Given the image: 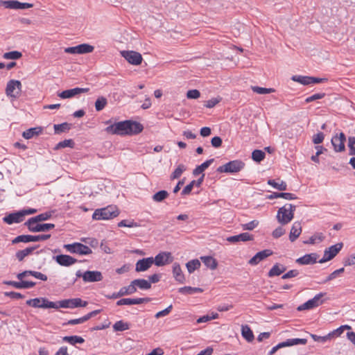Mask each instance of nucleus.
Instances as JSON below:
<instances>
[{
    "label": "nucleus",
    "instance_id": "23",
    "mask_svg": "<svg viewBox=\"0 0 355 355\" xmlns=\"http://www.w3.org/2000/svg\"><path fill=\"white\" fill-rule=\"evenodd\" d=\"M55 261L62 266H70L77 261L72 257L67 254H60L54 257Z\"/></svg>",
    "mask_w": 355,
    "mask_h": 355
},
{
    "label": "nucleus",
    "instance_id": "45",
    "mask_svg": "<svg viewBox=\"0 0 355 355\" xmlns=\"http://www.w3.org/2000/svg\"><path fill=\"white\" fill-rule=\"evenodd\" d=\"M107 104V100L104 96H99L95 102V109L99 112L103 110Z\"/></svg>",
    "mask_w": 355,
    "mask_h": 355
},
{
    "label": "nucleus",
    "instance_id": "36",
    "mask_svg": "<svg viewBox=\"0 0 355 355\" xmlns=\"http://www.w3.org/2000/svg\"><path fill=\"white\" fill-rule=\"evenodd\" d=\"M203 290L201 288L184 286L179 288V293L187 295H193L196 293H202Z\"/></svg>",
    "mask_w": 355,
    "mask_h": 355
},
{
    "label": "nucleus",
    "instance_id": "60",
    "mask_svg": "<svg viewBox=\"0 0 355 355\" xmlns=\"http://www.w3.org/2000/svg\"><path fill=\"white\" fill-rule=\"evenodd\" d=\"M324 96H325L324 93L314 94L311 95V96L307 97L305 99V102L306 103H311L312 101H316V100H318V99H322V98L324 97Z\"/></svg>",
    "mask_w": 355,
    "mask_h": 355
},
{
    "label": "nucleus",
    "instance_id": "12",
    "mask_svg": "<svg viewBox=\"0 0 355 355\" xmlns=\"http://www.w3.org/2000/svg\"><path fill=\"white\" fill-rule=\"evenodd\" d=\"M307 343V340L305 338H292L288 339L284 342L280 343L276 346L273 347L272 349L270 351L269 354H274L278 349L285 347H290L293 345H306Z\"/></svg>",
    "mask_w": 355,
    "mask_h": 355
},
{
    "label": "nucleus",
    "instance_id": "24",
    "mask_svg": "<svg viewBox=\"0 0 355 355\" xmlns=\"http://www.w3.org/2000/svg\"><path fill=\"white\" fill-rule=\"evenodd\" d=\"M302 231V224L299 221H295L293 223L290 234L289 240L294 242L301 234Z\"/></svg>",
    "mask_w": 355,
    "mask_h": 355
},
{
    "label": "nucleus",
    "instance_id": "61",
    "mask_svg": "<svg viewBox=\"0 0 355 355\" xmlns=\"http://www.w3.org/2000/svg\"><path fill=\"white\" fill-rule=\"evenodd\" d=\"M282 226L277 227L272 233L274 238L277 239L284 235L286 232L285 229Z\"/></svg>",
    "mask_w": 355,
    "mask_h": 355
},
{
    "label": "nucleus",
    "instance_id": "33",
    "mask_svg": "<svg viewBox=\"0 0 355 355\" xmlns=\"http://www.w3.org/2000/svg\"><path fill=\"white\" fill-rule=\"evenodd\" d=\"M278 198H282L286 200H295L297 198L296 196L291 193H273L268 196L269 199H275Z\"/></svg>",
    "mask_w": 355,
    "mask_h": 355
},
{
    "label": "nucleus",
    "instance_id": "27",
    "mask_svg": "<svg viewBox=\"0 0 355 355\" xmlns=\"http://www.w3.org/2000/svg\"><path fill=\"white\" fill-rule=\"evenodd\" d=\"M318 256L316 253H311L298 258L296 262L301 265L312 264L317 261Z\"/></svg>",
    "mask_w": 355,
    "mask_h": 355
},
{
    "label": "nucleus",
    "instance_id": "4",
    "mask_svg": "<svg viewBox=\"0 0 355 355\" xmlns=\"http://www.w3.org/2000/svg\"><path fill=\"white\" fill-rule=\"evenodd\" d=\"M55 303L56 307H53V309H55L59 308L74 309L76 307H85L87 304L86 301H83L80 298L66 299Z\"/></svg>",
    "mask_w": 355,
    "mask_h": 355
},
{
    "label": "nucleus",
    "instance_id": "28",
    "mask_svg": "<svg viewBox=\"0 0 355 355\" xmlns=\"http://www.w3.org/2000/svg\"><path fill=\"white\" fill-rule=\"evenodd\" d=\"M173 275L175 279L180 283L185 282V277L182 273L180 265L178 263H174L173 265Z\"/></svg>",
    "mask_w": 355,
    "mask_h": 355
},
{
    "label": "nucleus",
    "instance_id": "42",
    "mask_svg": "<svg viewBox=\"0 0 355 355\" xmlns=\"http://www.w3.org/2000/svg\"><path fill=\"white\" fill-rule=\"evenodd\" d=\"M113 329L115 331H123L130 329V324L128 322L119 320L116 322L113 325Z\"/></svg>",
    "mask_w": 355,
    "mask_h": 355
},
{
    "label": "nucleus",
    "instance_id": "32",
    "mask_svg": "<svg viewBox=\"0 0 355 355\" xmlns=\"http://www.w3.org/2000/svg\"><path fill=\"white\" fill-rule=\"evenodd\" d=\"M214 162V159H210L203 162L202 164L198 166L193 171V174L194 175H198L201 173H203L204 171H205Z\"/></svg>",
    "mask_w": 355,
    "mask_h": 355
},
{
    "label": "nucleus",
    "instance_id": "41",
    "mask_svg": "<svg viewBox=\"0 0 355 355\" xmlns=\"http://www.w3.org/2000/svg\"><path fill=\"white\" fill-rule=\"evenodd\" d=\"M136 291L137 288L134 286V284L132 282L130 285H128V286L122 287L119 290V295H121V297H122L124 295H132L135 293Z\"/></svg>",
    "mask_w": 355,
    "mask_h": 355
},
{
    "label": "nucleus",
    "instance_id": "43",
    "mask_svg": "<svg viewBox=\"0 0 355 355\" xmlns=\"http://www.w3.org/2000/svg\"><path fill=\"white\" fill-rule=\"evenodd\" d=\"M268 184L279 191H285L287 189L286 183L284 181L276 182L274 180H269Z\"/></svg>",
    "mask_w": 355,
    "mask_h": 355
},
{
    "label": "nucleus",
    "instance_id": "58",
    "mask_svg": "<svg viewBox=\"0 0 355 355\" xmlns=\"http://www.w3.org/2000/svg\"><path fill=\"white\" fill-rule=\"evenodd\" d=\"M172 309H173V306L171 304L167 308H166L165 309L157 312L155 314V317L156 318H162V317L166 316V315H168L171 313Z\"/></svg>",
    "mask_w": 355,
    "mask_h": 355
},
{
    "label": "nucleus",
    "instance_id": "51",
    "mask_svg": "<svg viewBox=\"0 0 355 355\" xmlns=\"http://www.w3.org/2000/svg\"><path fill=\"white\" fill-rule=\"evenodd\" d=\"M186 170V166L184 164H179L175 170L173 172L171 175V179L179 178L183 172Z\"/></svg>",
    "mask_w": 355,
    "mask_h": 355
},
{
    "label": "nucleus",
    "instance_id": "46",
    "mask_svg": "<svg viewBox=\"0 0 355 355\" xmlns=\"http://www.w3.org/2000/svg\"><path fill=\"white\" fill-rule=\"evenodd\" d=\"M168 196V193L165 190L159 191L155 193L153 196V200L156 202H162Z\"/></svg>",
    "mask_w": 355,
    "mask_h": 355
},
{
    "label": "nucleus",
    "instance_id": "49",
    "mask_svg": "<svg viewBox=\"0 0 355 355\" xmlns=\"http://www.w3.org/2000/svg\"><path fill=\"white\" fill-rule=\"evenodd\" d=\"M265 153L261 150H254L252 153V159L257 162H261L265 158Z\"/></svg>",
    "mask_w": 355,
    "mask_h": 355
},
{
    "label": "nucleus",
    "instance_id": "2",
    "mask_svg": "<svg viewBox=\"0 0 355 355\" xmlns=\"http://www.w3.org/2000/svg\"><path fill=\"white\" fill-rule=\"evenodd\" d=\"M296 207L292 204H286L280 207L277 214V220L282 225L289 223L294 218V212Z\"/></svg>",
    "mask_w": 355,
    "mask_h": 355
},
{
    "label": "nucleus",
    "instance_id": "52",
    "mask_svg": "<svg viewBox=\"0 0 355 355\" xmlns=\"http://www.w3.org/2000/svg\"><path fill=\"white\" fill-rule=\"evenodd\" d=\"M78 46L79 54L91 53L94 49V47L93 46L88 44H79Z\"/></svg>",
    "mask_w": 355,
    "mask_h": 355
},
{
    "label": "nucleus",
    "instance_id": "44",
    "mask_svg": "<svg viewBox=\"0 0 355 355\" xmlns=\"http://www.w3.org/2000/svg\"><path fill=\"white\" fill-rule=\"evenodd\" d=\"M291 79L304 85H311V76H293Z\"/></svg>",
    "mask_w": 355,
    "mask_h": 355
},
{
    "label": "nucleus",
    "instance_id": "21",
    "mask_svg": "<svg viewBox=\"0 0 355 355\" xmlns=\"http://www.w3.org/2000/svg\"><path fill=\"white\" fill-rule=\"evenodd\" d=\"M154 263L153 257H148L137 261L135 265L137 272H144L150 268Z\"/></svg>",
    "mask_w": 355,
    "mask_h": 355
},
{
    "label": "nucleus",
    "instance_id": "15",
    "mask_svg": "<svg viewBox=\"0 0 355 355\" xmlns=\"http://www.w3.org/2000/svg\"><path fill=\"white\" fill-rule=\"evenodd\" d=\"M89 90V88H80L75 87L70 89H67L63 92L58 93V96L62 99L71 98L83 93H87Z\"/></svg>",
    "mask_w": 355,
    "mask_h": 355
},
{
    "label": "nucleus",
    "instance_id": "13",
    "mask_svg": "<svg viewBox=\"0 0 355 355\" xmlns=\"http://www.w3.org/2000/svg\"><path fill=\"white\" fill-rule=\"evenodd\" d=\"M121 55L130 64L133 65H139L141 63L143 58L141 53L134 51H122Z\"/></svg>",
    "mask_w": 355,
    "mask_h": 355
},
{
    "label": "nucleus",
    "instance_id": "18",
    "mask_svg": "<svg viewBox=\"0 0 355 355\" xmlns=\"http://www.w3.org/2000/svg\"><path fill=\"white\" fill-rule=\"evenodd\" d=\"M3 6L6 8L14 9V10H25L31 8L33 6L32 3H21L18 1L10 0L5 1L3 2Z\"/></svg>",
    "mask_w": 355,
    "mask_h": 355
},
{
    "label": "nucleus",
    "instance_id": "5",
    "mask_svg": "<svg viewBox=\"0 0 355 355\" xmlns=\"http://www.w3.org/2000/svg\"><path fill=\"white\" fill-rule=\"evenodd\" d=\"M245 164L241 160H233L219 166L217 171L219 173H237L244 168Z\"/></svg>",
    "mask_w": 355,
    "mask_h": 355
},
{
    "label": "nucleus",
    "instance_id": "26",
    "mask_svg": "<svg viewBox=\"0 0 355 355\" xmlns=\"http://www.w3.org/2000/svg\"><path fill=\"white\" fill-rule=\"evenodd\" d=\"M253 239V237L251 234H250L248 232L241 233L238 235L229 236L226 239V240L232 243H238L240 241H252Z\"/></svg>",
    "mask_w": 355,
    "mask_h": 355
},
{
    "label": "nucleus",
    "instance_id": "35",
    "mask_svg": "<svg viewBox=\"0 0 355 355\" xmlns=\"http://www.w3.org/2000/svg\"><path fill=\"white\" fill-rule=\"evenodd\" d=\"M286 270V267L283 265H279L278 263L273 266V267L270 269L268 272L269 277L278 276L283 273Z\"/></svg>",
    "mask_w": 355,
    "mask_h": 355
},
{
    "label": "nucleus",
    "instance_id": "29",
    "mask_svg": "<svg viewBox=\"0 0 355 355\" xmlns=\"http://www.w3.org/2000/svg\"><path fill=\"white\" fill-rule=\"evenodd\" d=\"M8 285H11L17 288H33L35 283L33 282L28 281H21V282H6Z\"/></svg>",
    "mask_w": 355,
    "mask_h": 355
},
{
    "label": "nucleus",
    "instance_id": "62",
    "mask_svg": "<svg viewBox=\"0 0 355 355\" xmlns=\"http://www.w3.org/2000/svg\"><path fill=\"white\" fill-rule=\"evenodd\" d=\"M343 272H344L343 268H341L340 269L334 270L327 277V279L324 281V282H329V281L335 279L338 275L343 273Z\"/></svg>",
    "mask_w": 355,
    "mask_h": 355
},
{
    "label": "nucleus",
    "instance_id": "14",
    "mask_svg": "<svg viewBox=\"0 0 355 355\" xmlns=\"http://www.w3.org/2000/svg\"><path fill=\"white\" fill-rule=\"evenodd\" d=\"M25 225L33 232H46L55 227V225L52 223L39 224V222H32L31 220H27Z\"/></svg>",
    "mask_w": 355,
    "mask_h": 355
},
{
    "label": "nucleus",
    "instance_id": "1",
    "mask_svg": "<svg viewBox=\"0 0 355 355\" xmlns=\"http://www.w3.org/2000/svg\"><path fill=\"white\" fill-rule=\"evenodd\" d=\"M143 129L144 127L140 123L127 120L107 126L105 131L112 135H133L140 133Z\"/></svg>",
    "mask_w": 355,
    "mask_h": 355
},
{
    "label": "nucleus",
    "instance_id": "20",
    "mask_svg": "<svg viewBox=\"0 0 355 355\" xmlns=\"http://www.w3.org/2000/svg\"><path fill=\"white\" fill-rule=\"evenodd\" d=\"M272 254V252L268 249L260 251L248 261V263L251 266H256Z\"/></svg>",
    "mask_w": 355,
    "mask_h": 355
},
{
    "label": "nucleus",
    "instance_id": "57",
    "mask_svg": "<svg viewBox=\"0 0 355 355\" xmlns=\"http://www.w3.org/2000/svg\"><path fill=\"white\" fill-rule=\"evenodd\" d=\"M259 225L258 220H252L250 223L242 224V228L243 230H253Z\"/></svg>",
    "mask_w": 355,
    "mask_h": 355
},
{
    "label": "nucleus",
    "instance_id": "55",
    "mask_svg": "<svg viewBox=\"0 0 355 355\" xmlns=\"http://www.w3.org/2000/svg\"><path fill=\"white\" fill-rule=\"evenodd\" d=\"M73 145H74V142L72 139H65L64 141L59 142L56 145L55 149L58 150V149L63 148H66V147L73 148Z\"/></svg>",
    "mask_w": 355,
    "mask_h": 355
},
{
    "label": "nucleus",
    "instance_id": "64",
    "mask_svg": "<svg viewBox=\"0 0 355 355\" xmlns=\"http://www.w3.org/2000/svg\"><path fill=\"white\" fill-rule=\"evenodd\" d=\"M324 138V134L322 132H319V133L313 135V142L315 144H319L323 141Z\"/></svg>",
    "mask_w": 355,
    "mask_h": 355
},
{
    "label": "nucleus",
    "instance_id": "56",
    "mask_svg": "<svg viewBox=\"0 0 355 355\" xmlns=\"http://www.w3.org/2000/svg\"><path fill=\"white\" fill-rule=\"evenodd\" d=\"M70 129V124L63 123L61 124L54 125V130L55 133H60L69 130Z\"/></svg>",
    "mask_w": 355,
    "mask_h": 355
},
{
    "label": "nucleus",
    "instance_id": "39",
    "mask_svg": "<svg viewBox=\"0 0 355 355\" xmlns=\"http://www.w3.org/2000/svg\"><path fill=\"white\" fill-rule=\"evenodd\" d=\"M200 266V261L197 259H192L186 263L187 269L190 274L196 270L198 269Z\"/></svg>",
    "mask_w": 355,
    "mask_h": 355
},
{
    "label": "nucleus",
    "instance_id": "48",
    "mask_svg": "<svg viewBox=\"0 0 355 355\" xmlns=\"http://www.w3.org/2000/svg\"><path fill=\"white\" fill-rule=\"evenodd\" d=\"M21 53L17 51L7 52L3 55V58L6 60H18L21 58Z\"/></svg>",
    "mask_w": 355,
    "mask_h": 355
},
{
    "label": "nucleus",
    "instance_id": "63",
    "mask_svg": "<svg viewBox=\"0 0 355 355\" xmlns=\"http://www.w3.org/2000/svg\"><path fill=\"white\" fill-rule=\"evenodd\" d=\"M200 96V93L198 89H191L187 93V97L189 99H197Z\"/></svg>",
    "mask_w": 355,
    "mask_h": 355
},
{
    "label": "nucleus",
    "instance_id": "30",
    "mask_svg": "<svg viewBox=\"0 0 355 355\" xmlns=\"http://www.w3.org/2000/svg\"><path fill=\"white\" fill-rule=\"evenodd\" d=\"M200 259L204 263V264L211 270H215L217 268V261L212 257L204 256L201 257Z\"/></svg>",
    "mask_w": 355,
    "mask_h": 355
},
{
    "label": "nucleus",
    "instance_id": "38",
    "mask_svg": "<svg viewBox=\"0 0 355 355\" xmlns=\"http://www.w3.org/2000/svg\"><path fill=\"white\" fill-rule=\"evenodd\" d=\"M243 337L248 341L252 342L254 340V334L248 325H243L241 327Z\"/></svg>",
    "mask_w": 355,
    "mask_h": 355
},
{
    "label": "nucleus",
    "instance_id": "25",
    "mask_svg": "<svg viewBox=\"0 0 355 355\" xmlns=\"http://www.w3.org/2000/svg\"><path fill=\"white\" fill-rule=\"evenodd\" d=\"M148 298H123L117 301L116 305H133L140 304L144 302H148Z\"/></svg>",
    "mask_w": 355,
    "mask_h": 355
},
{
    "label": "nucleus",
    "instance_id": "3",
    "mask_svg": "<svg viewBox=\"0 0 355 355\" xmlns=\"http://www.w3.org/2000/svg\"><path fill=\"white\" fill-rule=\"evenodd\" d=\"M120 214L116 206L109 205L106 207L97 209L92 214L94 220H110L117 217Z\"/></svg>",
    "mask_w": 355,
    "mask_h": 355
},
{
    "label": "nucleus",
    "instance_id": "59",
    "mask_svg": "<svg viewBox=\"0 0 355 355\" xmlns=\"http://www.w3.org/2000/svg\"><path fill=\"white\" fill-rule=\"evenodd\" d=\"M348 147L349 148V155H355V137H349L348 138Z\"/></svg>",
    "mask_w": 355,
    "mask_h": 355
},
{
    "label": "nucleus",
    "instance_id": "9",
    "mask_svg": "<svg viewBox=\"0 0 355 355\" xmlns=\"http://www.w3.org/2000/svg\"><path fill=\"white\" fill-rule=\"evenodd\" d=\"M26 304L35 308L53 309V307H56L55 302H50L44 297L28 300L26 301Z\"/></svg>",
    "mask_w": 355,
    "mask_h": 355
},
{
    "label": "nucleus",
    "instance_id": "34",
    "mask_svg": "<svg viewBox=\"0 0 355 355\" xmlns=\"http://www.w3.org/2000/svg\"><path fill=\"white\" fill-rule=\"evenodd\" d=\"M132 283L135 288L137 286L142 290H148L151 287L150 282L144 279H135L132 281Z\"/></svg>",
    "mask_w": 355,
    "mask_h": 355
},
{
    "label": "nucleus",
    "instance_id": "22",
    "mask_svg": "<svg viewBox=\"0 0 355 355\" xmlns=\"http://www.w3.org/2000/svg\"><path fill=\"white\" fill-rule=\"evenodd\" d=\"M24 216L21 210L15 213H12L5 216L3 220L7 224L18 223L24 220Z\"/></svg>",
    "mask_w": 355,
    "mask_h": 355
},
{
    "label": "nucleus",
    "instance_id": "6",
    "mask_svg": "<svg viewBox=\"0 0 355 355\" xmlns=\"http://www.w3.org/2000/svg\"><path fill=\"white\" fill-rule=\"evenodd\" d=\"M64 248L71 253H76L80 255H87L92 252V250L88 246L80 243L66 244L64 245Z\"/></svg>",
    "mask_w": 355,
    "mask_h": 355
},
{
    "label": "nucleus",
    "instance_id": "7",
    "mask_svg": "<svg viewBox=\"0 0 355 355\" xmlns=\"http://www.w3.org/2000/svg\"><path fill=\"white\" fill-rule=\"evenodd\" d=\"M21 91V83L19 80H10L6 87V94L8 97L17 98Z\"/></svg>",
    "mask_w": 355,
    "mask_h": 355
},
{
    "label": "nucleus",
    "instance_id": "8",
    "mask_svg": "<svg viewBox=\"0 0 355 355\" xmlns=\"http://www.w3.org/2000/svg\"><path fill=\"white\" fill-rule=\"evenodd\" d=\"M325 294L323 293H320L317 294L316 295H315V297L313 298H312V299L308 300L307 302H306L305 303L300 305L297 308V310L299 311H304V310H310L313 308L318 307V306H320V304H322L323 301L322 300V297Z\"/></svg>",
    "mask_w": 355,
    "mask_h": 355
},
{
    "label": "nucleus",
    "instance_id": "47",
    "mask_svg": "<svg viewBox=\"0 0 355 355\" xmlns=\"http://www.w3.org/2000/svg\"><path fill=\"white\" fill-rule=\"evenodd\" d=\"M324 239V236L322 233H316L311 236L309 241H304V243L306 244H315L322 241Z\"/></svg>",
    "mask_w": 355,
    "mask_h": 355
},
{
    "label": "nucleus",
    "instance_id": "53",
    "mask_svg": "<svg viewBox=\"0 0 355 355\" xmlns=\"http://www.w3.org/2000/svg\"><path fill=\"white\" fill-rule=\"evenodd\" d=\"M252 90L259 94H266L273 92L275 90L272 88H263L258 86L252 87Z\"/></svg>",
    "mask_w": 355,
    "mask_h": 355
},
{
    "label": "nucleus",
    "instance_id": "16",
    "mask_svg": "<svg viewBox=\"0 0 355 355\" xmlns=\"http://www.w3.org/2000/svg\"><path fill=\"white\" fill-rule=\"evenodd\" d=\"M154 263L157 266H162L171 263L173 260L171 253L168 252H162L155 256Z\"/></svg>",
    "mask_w": 355,
    "mask_h": 355
},
{
    "label": "nucleus",
    "instance_id": "31",
    "mask_svg": "<svg viewBox=\"0 0 355 355\" xmlns=\"http://www.w3.org/2000/svg\"><path fill=\"white\" fill-rule=\"evenodd\" d=\"M42 128L40 127L31 128L24 131L22 134V136L26 139H29L33 138L35 135H38L40 132H42Z\"/></svg>",
    "mask_w": 355,
    "mask_h": 355
},
{
    "label": "nucleus",
    "instance_id": "50",
    "mask_svg": "<svg viewBox=\"0 0 355 355\" xmlns=\"http://www.w3.org/2000/svg\"><path fill=\"white\" fill-rule=\"evenodd\" d=\"M51 216V214L49 212L42 213L39 214L35 217L29 218L28 220H31L32 222H40L49 219Z\"/></svg>",
    "mask_w": 355,
    "mask_h": 355
},
{
    "label": "nucleus",
    "instance_id": "19",
    "mask_svg": "<svg viewBox=\"0 0 355 355\" xmlns=\"http://www.w3.org/2000/svg\"><path fill=\"white\" fill-rule=\"evenodd\" d=\"M83 279L85 282H96L103 279V275L100 271L87 270L83 275Z\"/></svg>",
    "mask_w": 355,
    "mask_h": 355
},
{
    "label": "nucleus",
    "instance_id": "10",
    "mask_svg": "<svg viewBox=\"0 0 355 355\" xmlns=\"http://www.w3.org/2000/svg\"><path fill=\"white\" fill-rule=\"evenodd\" d=\"M50 236H51L50 234H42V235H37V236L20 235V236L15 237L12 241V243L13 244H15V243H17L19 242H23V243L37 242V241L46 240V239H49Z\"/></svg>",
    "mask_w": 355,
    "mask_h": 355
},
{
    "label": "nucleus",
    "instance_id": "17",
    "mask_svg": "<svg viewBox=\"0 0 355 355\" xmlns=\"http://www.w3.org/2000/svg\"><path fill=\"white\" fill-rule=\"evenodd\" d=\"M345 140L346 137L343 132H340L338 135H336L331 139V144L336 152H343L345 150Z\"/></svg>",
    "mask_w": 355,
    "mask_h": 355
},
{
    "label": "nucleus",
    "instance_id": "40",
    "mask_svg": "<svg viewBox=\"0 0 355 355\" xmlns=\"http://www.w3.org/2000/svg\"><path fill=\"white\" fill-rule=\"evenodd\" d=\"M35 248V247H30L26 248V249L22 250H19L18 252H16L17 259L19 261H21L26 257L31 254Z\"/></svg>",
    "mask_w": 355,
    "mask_h": 355
},
{
    "label": "nucleus",
    "instance_id": "54",
    "mask_svg": "<svg viewBox=\"0 0 355 355\" xmlns=\"http://www.w3.org/2000/svg\"><path fill=\"white\" fill-rule=\"evenodd\" d=\"M119 227H139L140 225L134 220H123L118 223Z\"/></svg>",
    "mask_w": 355,
    "mask_h": 355
},
{
    "label": "nucleus",
    "instance_id": "11",
    "mask_svg": "<svg viewBox=\"0 0 355 355\" xmlns=\"http://www.w3.org/2000/svg\"><path fill=\"white\" fill-rule=\"evenodd\" d=\"M342 248L343 243H338L327 248L324 252L323 257L318 262L323 263L332 259L341 250Z\"/></svg>",
    "mask_w": 355,
    "mask_h": 355
},
{
    "label": "nucleus",
    "instance_id": "37",
    "mask_svg": "<svg viewBox=\"0 0 355 355\" xmlns=\"http://www.w3.org/2000/svg\"><path fill=\"white\" fill-rule=\"evenodd\" d=\"M62 340L72 345H75L76 344H83L85 342V340L78 336H64Z\"/></svg>",
    "mask_w": 355,
    "mask_h": 355
}]
</instances>
